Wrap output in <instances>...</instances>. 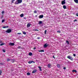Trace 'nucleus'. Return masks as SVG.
<instances>
[{"mask_svg":"<svg viewBox=\"0 0 78 78\" xmlns=\"http://www.w3.org/2000/svg\"><path fill=\"white\" fill-rule=\"evenodd\" d=\"M67 58L68 59H69L71 60V61H73V58H72V57H71L70 55L67 56Z\"/></svg>","mask_w":78,"mask_h":78,"instance_id":"1","label":"nucleus"},{"mask_svg":"<svg viewBox=\"0 0 78 78\" xmlns=\"http://www.w3.org/2000/svg\"><path fill=\"white\" fill-rule=\"evenodd\" d=\"M11 29H9L5 31L6 33H11Z\"/></svg>","mask_w":78,"mask_h":78,"instance_id":"2","label":"nucleus"},{"mask_svg":"<svg viewBox=\"0 0 78 78\" xmlns=\"http://www.w3.org/2000/svg\"><path fill=\"white\" fill-rule=\"evenodd\" d=\"M14 43H10L9 44V45H11L12 46H14Z\"/></svg>","mask_w":78,"mask_h":78,"instance_id":"3","label":"nucleus"},{"mask_svg":"<svg viewBox=\"0 0 78 78\" xmlns=\"http://www.w3.org/2000/svg\"><path fill=\"white\" fill-rule=\"evenodd\" d=\"M51 65L50 64H48L47 66V67L48 68H51Z\"/></svg>","mask_w":78,"mask_h":78,"instance_id":"4","label":"nucleus"},{"mask_svg":"<svg viewBox=\"0 0 78 78\" xmlns=\"http://www.w3.org/2000/svg\"><path fill=\"white\" fill-rule=\"evenodd\" d=\"M43 17H44V15H40L39 16V19H42Z\"/></svg>","mask_w":78,"mask_h":78,"instance_id":"5","label":"nucleus"},{"mask_svg":"<svg viewBox=\"0 0 78 78\" xmlns=\"http://www.w3.org/2000/svg\"><path fill=\"white\" fill-rule=\"evenodd\" d=\"M37 71V70L36 69H34L33 70V71L32 72V73H35L36 72V71Z\"/></svg>","mask_w":78,"mask_h":78,"instance_id":"6","label":"nucleus"},{"mask_svg":"<svg viewBox=\"0 0 78 78\" xmlns=\"http://www.w3.org/2000/svg\"><path fill=\"white\" fill-rule=\"evenodd\" d=\"M32 62H34V63H35V62H34L33 61H30L28 62V63L29 64H31V63H32Z\"/></svg>","mask_w":78,"mask_h":78,"instance_id":"7","label":"nucleus"},{"mask_svg":"<svg viewBox=\"0 0 78 78\" xmlns=\"http://www.w3.org/2000/svg\"><path fill=\"white\" fill-rule=\"evenodd\" d=\"M30 26H31V24H30V23H29L27 24V28H28V27H30Z\"/></svg>","mask_w":78,"mask_h":78,"instance_id":"8","label":"nucleus"},{"mask_svg":"<svg viewBox=\"0 0 78 78\" xmlns=\"http://www.w3.org/2000/svg\"><path fill=\"white\" fill-rule=\"evenodd\" d=\"M48 45H49V44H45L44 45V47L45 48H46V47H48Z\"/></svg>","mask_w":78,"mask_h":78,"instance_id":"9","label":"nucleus"},{"mask_svg":"<svg viewBox=\"0 0 78 78\" xmlns=\"http://www.w3.org/2000/svg\"><path fill=\"white\" fill-rule=\"evenodd\" d=\"M15 5H19V2L18 1H16L15 2Z\"/></svg>","mask_w":78,"mask_h":78,"instance_id":"10","label":"nucleus"},{"mask_svg":"<svg viewBox=\"0 0 78 78\" xmlns=\"http://www.w3.org/2000/svg\"><path fill=\"white\" fill-rule=\"evenodd\" d=\"M17 1H18V2L19 4L21 3L22 2V0H17Z\"/></svg>","mask_w":78,"mask_h":78,"instance_id":"11","label":"nucleus"},{"mask_svg":"<svg viewBox=\"0 0 78 78\" xmlns=\"http://www.w3.org/2000/svg\"><path fill=\"white\" fill-rule=\"evenodd\" d=\"M61 4L62 5H64V4H66V2L63 1H62V2Z\"/></svg>","mask_w":78,"mask_h":78,"instance_id":"12","label":"nucleus"},{"mask_svg":"<svg viewBox=\"0 0 78 78\" xmlns=\"http://www.w3.org/2000/svg\"><path fill=\"white\" fill-rule=\"evenodd\" d=\"M74 1L76 3H78V0H74Z\"/></svg>","mask_w":78,"mask_h":78,"instance_id":"13","label":"nucleus"},{"mask_svg":"<svg viewBox=\"0 0 78 78\" xmlns=\"http://www.w3.org/2000/svg\"><path fill=\"white\" fill-rule=\"evenodd\" d=\"M9 27L8 26H4L2 27V28H8Z\"/></svg>","mask_w":78,"mask_h":78,"instance_id":"14","label":"nucleus"},{"mask_svg":"<svg viewBox=\"0 0 78 78\" xmlns=\"http://www.w3.org/2000/svg\"><path fill=\"white\" fill-rule=\"evenodd\" d=\"M42 21H40L38 22V24L39 25H41V24H42Z\"/></svg>","mask_w":78,"mask_h":78,"instance_id":"15","label":"nucleus"},{"mask_svg":"<svg viewBox=\"0 0 78 78\" xmlns=\"http://www.w3.org/2000/svg\"><path fill=\"white\" fill-rule=\"evenodd\" d=\"M23 34H24V35L27 34V33H26V32H25L24 31H23Z\"/></svg>","mask_w":78,"mask_h":78,"instance_id":"16","label":"nucleus"},{"mask_svg":"<svg viewBox=\"0 0 78 78\" xmlns=\"http://www.w3.org/2000/svg\"><path fill=\"white\" fill-rule=\"evenodd\" d=\"M73 72H75V73H76V70L75 69H73L72 70Z\"/></svg>","mask_w":78,"mask_h":78,"instance_id":"17","label":"nucleus"},{"mask_svg":"<svg viewBox=\"0 0 78 78\" xmlns=\"http://www.w3.org/2000/svg\"><path fill=\"white\" fill-rule=\"evenodd\" d=\"M39 52H44V50H39Z\"/></svg>","mask_w":78,"mask_h":78,"instance_id":"18","label":"nucleus"},{"mask_svg":"<svg viewBox=\"0 0 78 78\" xmlns=\"http://www.w3.org/2000/svg\"><path fill=\"white\" fill-rule=\"evenodd\" d=\"M11 62H12L13 63V62H15V59H12Z\"/></svg>","mask_w":78,"mask_h":78,"instance_id":"19","label":"nucleus"},{"mask_svg":"<svg viewBox=\"0 0 78 78\" xmlns=\"http://www.w3.org/2000/svg\"><path fill=\"white\" fill-rule=\"evenodd\" d=\"M33 55V53L30 52V53H29V56H32V55Z\"/></svg>","mask_w":78,"mask_h":78,"instance_id":"20","label":"nucleus"},{"mask_svg":"<svg viewBox=\"0 0 78 78\" xmlns=\"http://www.w3.org/2000/svg\"><path fill=\"white\" fill-rule=\"evenodd\" d=\"M23 14H22L20 15V16L21 17H23Z\"/></svg>","mask_w":78,"mask_h":78,"instance_id":"21","label":"nucleus"},{"mask_svg":"<svg viewBox=\"0 0 78 78\" xmlns=\"http://www.w3.org/2000/svg\"><path fill=\"white\" fill-rule=\"evenodd\" d=\"M38 68H39V69L40 70V71H42V69H41V67L40 66H39Z\"/></svg>","mask_w":78,"mask_h":78,"instance_id":"22","label":"nucleus"},{"mask_svg":"<svg viewBox=\"0 0 78 78\" xmlns=\"http://www.w3.org/2000/svg\"><path fill=\"white\" fill-rule=\"evenodd\" d=\"M57 67H58V68H60V65H59V64H57Z\"/></svg>","mask_w":78,"mask_h":78,"instance_id":"23","label":"nucleus"},{"mask_svg":"<svg viewBox=\"0 0 78 78\" xmlns=\"http://www.w3.org/2000/svg\"><path fill=\"white\" fill-rule=\"evenodd\" d=\"M63 9H66V5H63Z\"/></svg>","mask_w":78,"mask_h":78,"instance_id":"24","label":"nucleus"},{"mask_svg":"<svg viewBox=\"0 0 78 78\" xmlns=\"http://www.w3.org/2000/svg\"><path fill=\"white\" fill-rule=\"evenodd\" d=\"M10 60H11L10 59L7 58V62H9V61H10Z\"/></svg>","mask_w":78,"mask_h":78,"instance_id":"25","label":"nucleus"},{"mask_svg":"<svg viewBox=\"0 0 78 78\" xmlns=\"http://www.w3.org/2000/svg\"><path fill=\"white\" fill-rule=\"evenodd\" d=\"M66 43H67L68 44V45H69V41H66Z\"/></svg>","mask_w":78,"mask_h":78,"instance_id":"26","label":"nucleus"},{"mask_svg":"<svg viewBox=\"0 0 78 78\" xmlns=\"http://www.w3.org/2000/svg\"><path fill=\"white\" fill-rule=\"evenodd\" d=\"M2 70H0V75H2Z\"/></svg>","mask_w":78,"mask_h":78,"instance_id":"27","label":"nucleus"},{"mask_svg":"<svg viewBox=\"0 0 78 78\" xmlns=\"http://www.w3.org/2000/svg\"><path fill=\"white\" fill-rule=\"evenodd\" d=\"M4 44H4L3 43H2L0 44V46H2V45H4Z\"/></svg>","mask_w":78,"mask_h":78,"instance_id":"28","label":"nucleus"},{"mask_svg":"<svg viewBox=\"0 0 78 78\" xmlns=\"http://www.w3.org/2000/svg\"><path fill=\"white\" fill-rule=\"evenodd\" d=\"M27 75H30V73H27Z\"/></svg>","mask_w":78,"mask_h":78,"instance_id":"29","label":"nucleus"},{"mask_svg":"<svg viewBox=\"0 0 78 78\" xmlns=\"http://www.w3.org/2000/svg\"><path fill=\"white\" fill-rule=\"evenodd\" d=\"M34 31H39V30H37V29H34L33 30Z\"/></svg>","mask_w":78,"mask_h":78,"instance_id":"30","label":"nucleus"},{"mask_svg":"<svg viewBox=\"0 0 78 78\" xmlns=\"http://www.w3.org/2000/svg\"><path fill=\"white\" fill-rule=\"evenodd\" d=\"M47 34V30H45L44 31V34Z\"/></svg>","mask_w":78,"mask_h":78,"instance_id":"31","label":"nucleus"},{"mask_svg":"<svg viewBox=\"0 0 78 78\" xmlns=\"http://www.w3.org/2000/svg\"><path fill=\"white\" fill-rule=\"evenodd\" d=\"M34 13H35V14H36V13H37V11L36 10H35L34 11Z\"/></svg>","mask_w":78,"mask_h":78,"instance_id":"32","label":"nucleus"},{"mask_svg":"<svg viewBox=\"0 0 78 78\" xmlns=\"http://www.w3.org/2000/svg\"><path fill=\"white\" fill-rule=\"evenodd\" d=\"M5 22V20H2V23H3V22Z\"/></svg>","mask_w":78,"mask_h":78,"instance_id":"33","label":"nucleus"},{"mask_svg":"<svg viewBox=\"0 0 78 78\" xmlns=\"http://www.w3.org/2000/svg\"><path fill=\"white\" fill-rule=\"evenodd\" d=\"M57 32L58 33H60L61 32L59 30H58V31H57Z\"/></svg>","mask_w":78,"mask_h":78,"instance_id":"34","label":"nucleus"},{"mask_svg":"<svg viewBox=\"0 0 78 78\" xmlns=\"http://www.w3.org/2000/svg\"><path fill=\"white\" fill-rule=\"evenodd\" d=\"M4 12H5L4 11H2V14H4Z\"/></svg>","mask_w":78,"mask_h":78,"instance_id":"35","label":"nucleus"},{"mask_svg":"<svg viewBox=\"0 0 78 78\" xmlns=\"http://www.w3.org/2000/svg\"><path fill=\"white\" fill-rule=\"evenodd\" d=\"M17 34H18L19 35H20L21 34V33H17Z\"/></svg>","mask_w":78,"mask_h":78,"instance_id":"36","label":"nucleus"},{"mask_svg":"<svg viewBox=\"0 0 78 78\" xmlns=\"http://www.w3.org/2000/svg\"><path fill=\"white\" fill-rule=\"evenodd\" d=\"M2 51H3V52H5V51H5V49H3Z\"/></svg>","mask_w":78,"mask_h":78,"instance_id":"37","label":"nucleus"},{"mask_svg":"<svg viewBox=\"0 0 78 78\" xmlns=\"http://www.w3.org/2000/svg\"><path fill=\"white\" fill-rule=\"evenodd\" d=\"M77 21V20H75L74 21V22H76Z\"/></svg>","mask_w":78,"mask_h":78,"instance_id":"38","label":"nucleus"},{"mask_svg":"<svg viewBox=\"0 0 78 78\" xmlns=\"http://www.w3.org/2000/svg\"><path fill=\"white\" fill-rule=\"evenodd\" d=\"M73 56H74V57H75V56H76V55L75 54H73Z\"/></svg>","mask_w":78,"mask_h":78,"instance_id":"39","label":"nucleus"},{"mask_svg":"<svg viewBox=\"0 0 78 78\" xmlns=\"http://www.w3.org/2000/svg\"><path fill=\"white\" fill-rule=\"evenodd\" d=\"M63 69L64 70H66V67H64Z\"/></svg>","mask_w":78,"mask_h":78,"instance_id":"40","label":"nucleus"},{"mask_svg":"<svg viewBox=\"0 0 78 78\" xmlns=\"http://www.w3.org/2000/svg\"><path fill=\"white\" fill-rule=\"evenodd\" d=\"M76 16H78V13H76Z\"/></svg>","mask_w":78,"mask_h":78,"instance_id":"41","label":"nucleus"},{"mask_svg":"<svg viewBox=\"0 0 78 78\" xmlns=\"http://www.w3.org/2000/svg\"><path fill=\"white\" fill-rule=\"evenodd\" d=\"M14 1H12V2H11V3H14Z\"/></svg>","mask_w":78,"mask_h":78,"instance_id":"42","label":"nucleus"},{"mask_svg":"<svg viewBox=\"0 0 78 78\" xmlns=\"http://www.w3.org/2000/svg\"><path fill=\"white\" fill-rule=\"evenodd\" d=\"M36 47H35L34 48V50H35V49H36Z\"/></svg>","mask_w":78,"mask_h":78,"instance_id":"43","label":"nucleus"},{"mask_svg":"<svg viewBox=\"0 0 78 78\" xmlns=\"http://www.w3.org/2000/svg\"><path fill=\"white\" fill-rule=\"evenodd\" d=\"M0 43H2V41H0Z\"/></svg>","mask_w":78,"mask_h":78,"instance_id":"44","label":"nucleus"},{"mask_svg":"<svg viewBox=\"0 0 78 78\" xmlns=\"http://www.w3.org/2000/svg\"><path fill=\"white\" fill-rule=\"evenodd\" d=\"M37 39H40V37H38L37 38Z\"/></svg>","mask_w":78,"mask_h":78,"instance_id":"45","label":"nucleus"},{"mask_svg":"<svg viewBox=\"0 0 78 78\" xmlns=\"http://www.w3.org/2000/svg\"><path fill=\"white\" fill-rule=\"evenodd\" d=\"M3 17V16H2L1 17V19H2Z\"/></svg>","mask_w":78,"mask_h":78,"instance_id":"46","label":"nucleus"},{"mask_svg":"<svg viewBox=\"0 0 78 78\" xmlns=\"http://www.w3.org/2000/svg\"><path fill=\"white\" fill-rule=\"evenodd\" d=\"M53 58H54V59H55V56H53Z\"/></svg>","mask_w":78,"mask_h":78,"instance_id":"47","label":"nucleus"},{"mask_svg":"<svg viewBox=\"0 0 78 78\" xmlns=\"http://www.w3.org/2000/svg\"><path fill=\"white\" fill-rule=\"evenodd\" d=\"M0 64L1 65H3V64H2V63H0Z\"/></svg>","mask_w":78,"mask_h":78,"instance_id":"48","label":"nucleus"},{"mask_svg":"<svg viewBox=\"0 0 78 78\" xmlns=\"http://www.w3.org/2000/svg\"><path fill=\"white\" fill-rule=\"evenodd\" d=\"M12 0V1H15V0Z\"/></svg>","mask_w":78,"mask_h":78,"instance_id":"49","label":"nucleus"},{"mask_svg":"<svg viewBox=\"0 0 78 78\" xmlns=\"http://www.w3.org/2000/svg\"><path fill=\"white\" fill-rule=\"evenodd\" d=\"M63 2H65V0H63Z\"/></svg>","mask_w":78,"mask_h":78,"instance_id":"50","label":"nucleus"},{"mask_svg":"<svg viewBox=\"0 0 78 78\" xmlns=\"http://www.w3.org/2000/svg\"><path fill=\"white\" fill-rule=\"evenodd\" d=\"M65 15H66V14H65Z\"/></svg>","mask_w":78,"mask_h":78,"instance_id":"51","label":"nucleus"},{"mask_svg":"<svg viewBox=\"0 0 78 78\" xmlns=\"http://www.w3.org/2000/svg\"><path fill=\"white\" fill-rule=\"evenodd\" d=\"M65 15H66V14H65Z\"/></svg>","mask_w":78,"mask_h":78,"instance_id":"52","label":"nucleus"}]
</instances>
